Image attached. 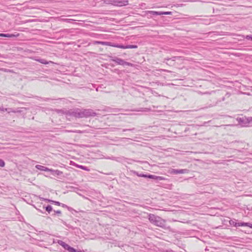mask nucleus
Returning <instances> with one entry per match:
<instances>
[{
	"mask_svg": "<svg viewBox=\"0 0 252 252\" xmlns=\"http://www.w3.org/2000/svg\"><path fill=\"white\" fill-rule=\"evenodd\" d=\"M150 221L155 225L162 227L164 226L165 221L159 217L156 216L153 214H150L149 216Z\"/></svg>",
	"mask_w": 252,
	"mask_h": 252,
	"instance_id": "obj_2",
	"label": "nucleus"
},
{
	"mask_svg": "<svg viewBox=\"0 0 252 252\" xmlns=\"http://www.w3.org/2000/svg\"><path fill=\"white\" fill-rule=\"evenodd\" d=\"M5 166V162L4 161L2 160V159H0V167H4Z\"/></svg>",
	"mask_w": 252,
	"mask_h": 252,
	"instance_id": "obj_14",
	"label": "nucleus"
},
{
	"mask_svg": "<svg viewBox=\"0 0 252 252\" xmlns=\"http://www.w3.org/2000/svg\"><path fill=\"white\" fill-rule=\"evenodd\" d=\"M56 203L57 204H59V202H56Z\"/></svg>",
	"mask_w": 252,
	"mask_h": 252,
	"instance_id": "obj_22",
	"label": "nucleus"
},
{
	"mask_svg": "<svg viewBox=\"0 0 252 252\" xmlns=\"http://www.w3.org/2000/svg\"><path fill=\"white\" fill-rule=\"evenodd\" d=\"M171 173L177 174H183L184 173V170L181 169V170H176V169H173L172 171L171 172Z\"/></svg>",
	"mask_w": 252,
	"mask_h": 252,
	"instance_id": "obj_9",
	"label": "nucleus"
},
{
	"mask_svg": "<svg viewBox=\"0 0 252 252\" xmlns=\"http://www.w3.org/2000/svg\"><path fill=\"white\" fill-rule=\"evenodd\" d=\"M247 225V223H246V222H238V223H235L234 224V226L236 227L246 226Z\"/></svg>",
	"mask_w": 252,
	"mask_h": 252,
	"instance_id": "obj_11",
	"label": "nucleus"
},
{
	"mask_svg": "<svg viewBox=\"0 0 252 252\" xmlns=\"http://www.w3.org/2000/svg\"><path fill=\"white\" fill-rule=\"evenodd\" d=\"M35 168H37V169L39 170L43 171H52V169H49L48 168H47V167H46L45 166L41 165H36L35 166Z\"/></svg>",
	"mask_w": 252,
	"mask_h": 252,
	"instance_id": "obj_6",
	"label": "nucleus"
},
{
	"mask_svg": "<svg viewBox=\"0 0 252 252\" xmlns=\"http://www.w3.org/2000/svg\"><path fill=\"white\" fill-rule=\"evenodd\" d=\"M19 35V33H17L16 34L0 33V36H1V37H9V38L18 37Z\"/></svg>",
	"mask_w": 252,
	"mask_h": 252,
	"instance_id": "obj_8",
	"label": "nucleus"
},
{
	"mask_svg": "<svg viewBox=\"0 0 252 252\" xmlns=\"http://www.w3.org/2000/svg\"><path fill=\"white\" fill-rule=\"evenodd\" d=\"M137 175L139 177H145V178H148L150 179H153L155 180H164V178L161 176H157L153 175H146L144 174H138L137 173Z\"/></svg>",
	"mask_w": 252,
	"mask_h": 252,
	"instance_id": "obj_4",
	"label": "nucleus"
},
{
	"mask_svg": "<svg viewBox=\"0 0 252 252\" xmlns=\"http://www.w3.org/2000/svg\"><path fill=\"white\" fill-rule=\"evenodd\" d=\"M50 172H51L52 174L54 175H60L63 174V172L62 171H60L59 170H53L52 169V171H50Z\"/></svg>",
	"mask_w": 252,
	"mask_h": 252,
	"instance_id": "obj_10",
	"label": "nucleus"
},
{
	"mask_svg": "<svg viewBox=\"0 0 252 252\" xmlns=\"http://www.w3.org/2000/svg\"><path fill=\"white\" fill-rule=\"evenodd\" d=\"M46 210L49 213L52 210V206L48 205L46 207Z\"/></svg>",
	"mask_w": 252,
	"mask_h": 252,
	"instance_id": "obj_13",
	"label": "nucleus"
},
{
	"mask_svg": "<svg viewBox=\"0 0 252 252\" xmlns=\"http://www.w3.org/2000/svg\"><path fill=\"white\" fill-rule=\"evenodd\" d=\"M58 243L61 246H62L64 249L67 250V251H68L70 252H81V251H77L73 248L71 247L68 244H66L65 242H64L62 241H59Z\"/></svg>",
	"mask_w": 252,
	"mask_h": 252,
	"instance_id": "obj_3",
	"label": "nucleus"
},
{
	"mask_svg": "<svg viewBox=\"0 0 252 252\" xmlns=\"http://www.w3.org/2000/svg\"><path fill=\"white\" fill-rule=\"evenodd\" d=\"M246 38L248 39H252V38L251 36H249V35L247 36Z\"/></svg>",
	"mask_w": 252,
	"mask_h": 252,
	"instance_id": "obj_18",
	"label": "nucleus"
},
{
	"mask_svg": "<svg viewBox=\"0 0 252 252\" xmlns=\"http://www.w3.org/2000/svg\"><path fill=\"white\" fill-rule=\"evenodd\" d=\"M83 170H88V169H86V167H84V169H83Z\"/></svg>",
	"mask_w": 252,
	"mask_h": 252,
	"instance_id": "obj_21",
	"label": "nucleus"
},
{
	"mask_svg": "<svg viewBox=\"0 0 252 252\" xmlns=\"http://www.w3.org/2000/svg\"><path fill=\"white\" fill-rule=\"evenodd\" d=\"M246 226H248V227L252 228V224L251 223H247V225H246Z\"/></svg>",
	"mask_w": 252,
	"mask_h": 252,
	"instance_id": "obj_17",
	"label": "nucleus"
},
{
	"mask_svg": "<svg viewBox=\"0 0 252 252\" xmlns=\"http://www.w3.org/2000/svg\"><path fill=\"white\" fill-rule=\"evenodd\" d=\"M151 13H152L153 14H156V15L163 14V12H157V11H151Z\"/></svg>",
	"mask_w": 252,
	"mask_h": 252,
	"instance_id": "obj_15",
	"label": "nucleus"
},
{
	"mask_svg": "<svg viewBox=\"0 0 252 252\" xmlns=\"http://www.w3.org/2000/svg\"><path fill=\"white\" fill-rule=\"evenodd\" d=\"M56 213H57V214H61V211L59 210V211H56Z\"/></svg>",
	"mask_w": 252,
	"mask_h": 252,
	"instance_id": "obj_19",
	"label": "nucleus"
},
{
	"mask_svg": "<svg viewBox=\"0 0 252 252\" xmlns=\"http://www.w3.org/2000/svg\"><path fill=\"white\" fill-rule=\"evenodd\" d=\"M96 43L101 44L102 45L109 46L123 49H136L138 47L137 45H135L124 46L123 45L113 44L111 42H110L97 41Z\"/></svg>",
	"mask_w": 252,
	"mask_h": 252,
	"instance_id": "obj_1",
	"label": "nucleus"
},
{
	"mask_svg": "<svg viewBox=\"0 0 252 252\" xmlns=\"http://www.w3.org/2000/svg\"><path fill=\"white\" fill-rule=\"evenodd\" d=\"M79 167H80V168L82 169H84V166H81H81H79Z\"/></svg>",
	"mask_w": 252,
	"mask_h": 252,
	"instance_id": "obj_20",
	"label": "nucleus"
},
{
	"mask_svg": "<svg viewBox=\"0 0 252 252\" xmlns=\"http://www.w3.org/2000/svg\"><path fill=\"white\" fill-rule=\"evenodd\" d=\"M115 62H116L118 64L120 65H126L128 66H132V64L128 62H126L124 61L122 59H117L116 60H115Z\"/></svg>",
	"mask_w": 252,
	"mask_h": 252,
	"instance_id": "obj_5",
	"label": "nucleus"
},
{
	"mask_svg": "<svg viewBox=\"0 0 252 252\" xmlns=\"http://www.w3.org/2000/svg\"><path fill=\"white\" fill-rule=\"evenodd\" d=\"M114 4L118 6L126 5L128 4V1H114Z\"/></svg>",
	"mask_w": 252,
	"mask_h": 252,
	"instance_id": "obj_7",
	"label": "nucleus"
},
{
	"mask_svg": "<svg viewBox=\"0 0 252 252\" xmlns=\"http://www.w3.org/2000/svg\"><path fill=\"white\" fill-rule=\"evenodd\" d=\"M37 61H38V62L41 63L42 64H47L49 63V62H48L47 61H46L45 60H43V59L37 60Z\"/></svg>",
	"mask_w": 252,
	"mask_h": 252,
	"instance_id": "obj_12",
	"label": "nucleus"
},
{
	"mask_svg": "<svg viewBox=\"0 0 252 252\" xmlns=\"http://www.w3.org/2000/svg\"><path fill=\"white\" fill-rule=\"evenodd\" d=\"M163 14L170 15V14H171V12H163Z\"/></svg>",
	"mask_w": 252,
	"mask_h": 252,
	"instance_id": "obj_16",
	"label": "nucleus"
}]
</instances>
